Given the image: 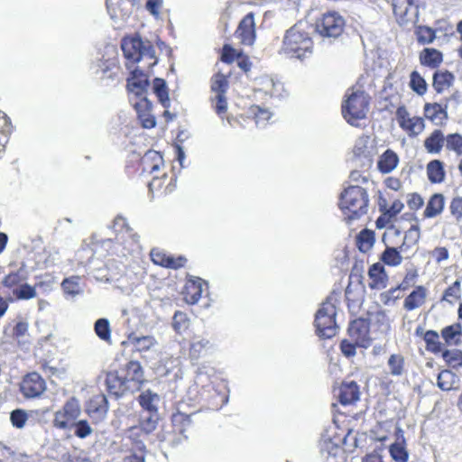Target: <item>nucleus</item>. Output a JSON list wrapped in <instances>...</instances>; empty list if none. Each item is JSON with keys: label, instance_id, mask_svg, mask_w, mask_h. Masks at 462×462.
Listing matches in <instances>:
<instances>
[{"label": "nucleus", "instance_id": "f257e3e1", "mask_svg": "<svg viewBox=\"0 0 462 462\" xmlns=\"http://www.w3.org/2000/svg\"><path fill=\"white\" fill-rule=\"evenodd\" d=\"M121 49L125 60V66L129 70L125 86L127 93L140 98L146 97L150 71L158 63L154 45L136 33L124 37Z\"/></svg>", "mask_w": 462, "mask_h": 462}, {"label": "nucleus", "instance_id": "f03ea898", "mask_svg": "<svg viewBox=\"0 0 462 462\" xmlns=\"http://www.w3.org/2000/svg\"><path fill=\"white\" fill-rule=\"evenodd\" d=\"M371 97L362 85L356 84L348 88L341 104L344 119L351 125H358L360 120L366 117Z\"/></svg>", "mask_w": 462, "mask_h": 462}, {"label": "nucleus", "instance_id": "7ed1b4c3", "mask_svg": "<svg viewBox=\"0 0 462 462\" xmlns=\"http://www.w3.org/2000/svg\"><path fill=\"white\" fill-rule=\"evenodd\" d=\"M369 196L365 189L351 185L346 188L339 197V208L345 220L350 223L367 214Z\"/></svg>", "mask_w": 462, "mask_h": 462}, {"label": "nucleus", "instance_id": "20e7f679", "mask_svg": "<svg viewBox=\"0 0 462 462\" xmlns=\"http://www.w3.org/2000/svg\"><path fill=\"white\" fill-rule=\"evenodd\" d=\"M28 272L22 266L17 270L9 272L2 279L1 285L9 295V300H28L37 296L35 286L27 283Z\"/></svg>", "mask_w": 462, "mask_h": 462}, {"label": "nucleus", "instance_id": "39448f33", "mask_svg": "<svg viewBox=\"0 0 462 462\" xmlns=\"http://www.w3.org/2000/svg\"><path fill=\"white\" fill-rule=\"evenodd\" d=\"M313 41L310 33L298 25H294L286 31L281 52L290 58L304 59L312 53Z\"/></svg>", "mask_w": 462, "mask_h": 462}, {"label": "nucleus", "instance_id": "423d86ee", "mask_svg": "<svg viewBox=\"0 0 462 462\" xmlns=\"http://www.w3.org/2000/svg\"><path fill=\"white\" fill-rule=\"evenodd\" d=\"M337 308L332 297H328L318 310L314 325L319 337L331 338L337 334Z\"/></svg>", "mask_w": 462, "mask_h": 462}, {"label": "nucleus", "instance_id": "0eeeda50", "mask_svg": "<svg viewBox=\"0 0 462 462\" xmlns=\"http://www.w3.org/2000/svg\"><path fill=\"white\" fill-rule=\"evenodd\" d=\"M402 233L400 230L392 226L383 236V241L385 245V249L380 255L382 263L387 266L395 267L402 263V253H405L410 248L406 243H402L399 246H393V238L401 237Z\"/></svg>", "mask_w": 462, "mask_h": 462}, {"label": "nucleus", "instance_id": "6e6552de", "mask_svg": "<svg viewBox=\"0 0 462 462\" xmlns=\"http://www.w3.org/2000/svg\"><path fill=\"white\" fill-rule=\"evenodd\" d=\"M346 27L345 18L337 11L324 13L316 21V32L323 38L337 39Z\"/></svg>", "mask_w": 462, "mask_h": 462}, {"label": "nucleus", "instance_id": "1a4fd4ad", "mask_svg": "<svg viewBox=\"0 0 462 462\" xmlns=\"http://www.w3.org/2000/svg\"><path fill=\"white\" fill-rule=\"evenodd\" d=\"M395 116L400 128L410 137L418 136L425 129L426 125L424 117L419 116H411L404 105L397 107Z\"/></svg>", "mask_w": 462, "mask_h": 462}, {"label": "nucleus", "instance_id": "9d476101", "mask_svg": "<svg viewBox=\"0 0 462 462\" xmlns=\"http://www.w3.org/2000/svg\"><path fill=\"white\" fill-rule=\"evenodd\" d=\"M80 414V406L75 398L69 399L62 408L54 414L53 425L57 429L66 430L74 425Z\"/></svg>", "mask_w": 462, "mask_h": 462}, {"label": "nucleus", "instance_id": "9b49d317", "mask_svg": "<svg viewBox=\"0 0 462 462\" xmlns=\"http://www.w3.org/2000/svg\"><path fill=\"white\" fill-rule=\"evenodd\" d=\"M46 389L45 380L36 372L26 374L19 383V390L25 399L40 398Z\"/></svg>", "mask_w": 462, "mask_h": 462}, {"label": "nucleus", "instance_id": "f8f14e48", "mask_svg": "<svg viewBox=\"0 0 462 462\" xmlns=\"http://www.w3.org/2000/svg\"><path fill=\"white\" fill-rule=\"evenodd\" d=\"M370 320L365 318H357L352 320L347 328V334L358 347L367 348L372 343L370 335Z\"/></svg>", "mask_w": 462, "mask_h": 462}, {"label": "nucleus", "instance_id": "ddd939ff", "mask_svg": "<svg viewBox=\"0 0 462 462\" xmlns=\"http://www.w3.org/2000/svg\"><path fill=\"white\" fill-rule=\"evenodd\" d=\"M333 393L343 406L352 405L360 400V386L356 381H342L333 387Z\"/></svg>", "mask_w": 462, "mask_h": 462}, {"label": "nucleus", "instance_id": "4468645a", "mask_svg": "<svg viewBox=\"0 0 462 462\" xmlns=\"http://www.w3.org/2000/svg\"><path fill=\"white\" fill-rule=\"evenodd\" d=\"M122 377L130 387L131 393L139 392L145 383L143 369L138 361H129L122 369Z\"/></svg>", "mask_w": 462, "mask_h": 462}, {"label": "nucleus", "instance_id": "2eb2a0df", "mask_svg": "<svg viewBox=\"0 0 462 462\" xmlns=\"http://www.w3.org/2000/svg\"><path fill=\"white\" fill-rule=\"evenodd\" d=\"M235 35L243 45L251 46L254 44L255 41V23L254 15L252 12L245 15L240 21Z\"/></svg>", "mask_w": 462, "mask_h": 462}, {"label": "nucleus", "instance_id": "dca6fc26", "mask_svg": "<svg viewBox=\"0 0 462 462\" xmlns=\"http://www.w3.org/2000/svg\"><path fill=\"white\" fill-rule=\"evenodd\" d=\"M158 422V412H149L146 418L141 419L139 425L133 426L128 430V437L132 440H141L155 430Z\"/></svg>", "mask_w": 462, "mask_h": 462}, {"label": "nucleus", "instance_id": "f3484780", "mask_svg": "<svg viewBox=\"0 0 462 462\" xmlns=\"http://www.w3.org/2000/svg\"><path fill=\"white\" fill-rule=\"evenodd\" d=\"M176 187V178L173 174L162 173L161 176H154L148 182L149 191L154 195L162 196L171 193Z\"/></svg>", "mask_w": 462, "mask_h": 462}, {"label": "nucleus", "instance_id": "a211bd4d", "mask_svg": "<svg viewBox=\"0 0 462 462\" xmlns=\"http://www.w3.org/2000/svg\"><path fill=\"white\" fill-rule=\"evenodd\" d=\"M163 164L162 155L154 150L147 151L141 158L137 159V162L134 163L138 168H141V172H144L145 174H152L159 171Z\"/></svg>", "mask_w": 462, "mask_h": 462}, {"label": "nucleus", "instance_id": "6ab92c4d", "mask_svg": "<svg viewBox=\"0 0 462 462\" xmlns=\"http://www.w3.org/2000/svg\"><path fill=\"white\" fill-rule=\"evenodd\" d=\"M212 345L209 340L194 338L189 346V348L183 349L182 354L192 365H197L198 361L205 357L211 350Z\"/></svg>", "mask_w": 462, "mask_h": 462}, {"label": "nucleus", "instance_id": "aec40b11", "mask_svg": "<svg viewBox=\"0 0 462 462\" xmlns=\"http://www.w3.org/2000/svg\"><path fill=\"white\" fill-rule=\"evenodd\" d=\"M206 282L199 277H190L186 280L182 290L183 300L190 305L196 304L201 298Z\"/></svg>", "mask_w": 462, "mask_h": 462}, {"label": "nucleus", "instance_id": "412c9836", "mask_svg": "<svg viewBox=\"0 0 462 462\" xmlns=\"http://www.w3.org/2000/svg\"><path fill=\"white\" fill-rule=\"evenodd\" d=\"M367 275L368 287L371 290H383L388 284L389 277L382 263H373L368 269Z\"/></svg>", "mask_w": 462, "mask_h": 462}, {"label": "nucleus", "instance_id": "4be33fe9", "mask_svg": "<svg viewBox=\"0 0 462 462\" xmlns=\"http://www.w3.org/2000/svg\"><path fill=\"white\" fill-rule=\"evenodd\" d=\"M106 386L108 393L116 398L122 397L130 392V387L126 384L122 375L117 371H110L106 375Z\"/></svg>", "mask_w": 462, "mask_h": 462}, {"label": "nucleus", "instance_id": "5701e85b", "mask_svg": "<svg viewBox=\"0 0 462 462\" xmlns=\"http://www.w3.org/2000/svg\"><path fill=\"white\" fill-rule=\"evenodd\" d=\"M134 106L142 127L152 129L156 125L155 116L152 114V106L147 97L140 98Z\"/></svg>", "mask_w": 462, "mask_h": 462}, {"label": "nucleus", "instance_id": "b1692460", "mask_svg": "<svg viewBox=\"0 0 462 462\" xmlns=\"http://www.w3.org/2000/svg\"><path fill=\"white\" fill-rule=\"evenodd\" d=\"M424 119H428L430 122L436 125H443L446 124L448 114L447 106H443L441 104L437 102H427L423 106Z\"/></svg>", "mask_w": 462, "mask_h": 462}, {"label": "nucleus", "instance_id": "393cba45", "mask_svg": "<svg viewBox=\"0 0 462 462\" xmlns=\"http://www.w3.org/2000/svg\"><path fill=\"white\" fill-rule=\"evenodd\" d=\"M106 5L110 17L115 21L125 20L133 9L131 0H106Z\"/></svg>", "mask_w": 462, "mask_h": 462}, {"label": "nucleus", "instance_id": "a878e982", "mask_svg": "<svg viewBox=\"0 0 462 462\" xmlns=\"http://www.w3.org/2000/svg\"><path fill=\"white\" fill-rule=\"evenodd\" d=\"M171 420L172 428L171 432L176 436V439L178 440L181 438L186 439V433L193 427L190 415L178 411L171 415Z\"/></svg>", "mask_w": 462, "mask_h": 462}, {"label": "nucleus", "instance_id": "bb28decb", "mask_svg": "<svg viewBox=\"0 0 462 462\" xmlns=\"http://www.w3.org/2000/svg\"><path fill=\"white\" fill-rule=\"evenodd\" d=\"M428 290L423 285H417L405 297L403 300V309L406 311H412L422 307L427 300Z\"/></svg>", "mask_w": 462, "mask_h": 462}, {"label": "nucleus", "instance_id": "cd10ccee", "mask_svg": "<svg viewBox=\"0 0 462 462\" xmlns=\"http://www.w3.org/2000/svg\"><path fill=\"white\" fill-rule=\"evenodd\" d=\"M421 66L438 69L443 62V53L435 48H424L419 54Z\"/></svg>", "mask_w": 462, "mask_h": 462}, {"label": "nucleus", "instance_id": "c85d7f7f", "mask_svg": "<svg viewBox=\"0 0 462 462\" xmlns=\"http://www.w3.org/2000/svg\"><path fill=\"white\" fill-rule=\"evenodd\" d=\"M445 143L446 136L443 132L440 129H435L425 138L423 145L429 153L438 154L442 151Z\"/></svg>", "mask_w": 462, "mask_h": 462}, {"label": "nucleus", "instance_id": "c756f323", "mask_svg": "<svg viewBox=\"0 0 462 462\" xmlns=\"http://www.w3.org/2000/svg\"><path fill=\"white\" fill-rule=\"evenodd\" d=\"M455 77L448 69L437 70L432 77V87L438 94L448 89L454 83Z\"/></svg>", "mask_w": 462, "mask_h": 462}, {"label": "nucleus", "instance_id": "7c9ffc66", "mask_svg": "<svg viewBox=\"0 0 462 462\" xmlns=\"http://www.w3.org/2000/svg\"><path fill=\"white\" fill-rule=\"evenodd\" d=\"M445 207V197L441 193H434L427 202L423 212L425 218H433L440 215Z\"/></svg>", "mask_w": 462, "mask_h": 462}, {"label": "nucleus", "instance_id": "2f4dec72", "mask_svg": "<svg viewBox=\"0 0 462 462\" xmlns=\"http://www.w3.org/2000/svg\"><path fill=\"white\" fill-rule=\"evenodd\" d=\"M426 172L429 181L431 184H440L446 179L444 162L440 160H432L426 166Z\"/></svg>", "mask_w": 462, "mask_h": 462}, {"label": "nucleus", "instance_id": "473e14b6", "mask_svg": "<svg viewBox=\"0 0 462 462\" xmlns=\"http://www.w3.org/2000/svg\"><path fill=\"white\" fill-rule=\"evenodd\" d=\"M399 163V157L395 152L391 149H387L383 152L377 162V169L383 173L386 174L393 171Z\"/></svg>", "mask_w": 462, "mask_h": 462}, {"label": "nucleus", "instance_id": "72a5a7b5", "mask_svg": "<svg viewBox=\"0 0 462 462\" xmlns=\"http://www.w3.org/2000/svg\"><path fill=\"white\" fill-rule=\"evenodd\" d=\"M108 411V402L104 393L94 395L88 403V412L98 418L104 417Z\"/></svg>", "mask_w": 462, "mask_h": 462}, {"label": "nucleus", "instance_id": "f704fd0d", "mask_svg": "<svg viewBox=\"0 0 462 462\" xmlns=\"http://www.w3.org/2000/svg\"><path fill=\"white\" fill-rule=\"evenodd\" d=\"M119 66L113 61H103L96 73L99 75V79L102 81L116 80L118 79Z\"/></svg>", "mask_w": 462, "mask_h": 462}, {"label": "nucleus", "instance_id": "c9c22d12", "mask_svg": "<svg viewBox=\"0 0 462 462\" xmlns=\"http://www.w3.org/2000/svg\"><path fill=\"white\" fill-rule=\"evenodd\" d=\"M229 87L228 76L221 72L215 73L210 79V89L215 95H226Z\"/></svg>", "mask_w": 462, "mask_h": 462}, {"label": "nucleus", "instance_id": "e433bc0d", "mask_svg": "<svg viewBox=\"0 0 462 462\" xmlns=\"http://www.w3.org/2000/svg\"><path fill=\"white\" fill-rule=\"evenodd\" d=\"M128 340L137 352H146L156 344V339L152 336L136 337L131 334Z\"/></svg>", "mask_w": 462, "mask_h": 462}, {"label": "nucleus", "instance_id": "4c0bfd02", "mask_svg": "<svg viewBox=\"0 0 462 462\" xmlns=\"http://www.w3.org/2000/svg\"><path fill=\"white\" fill-rule=\"evenodd\" d=\"M375 241L374 232L365 228L356 236V245L362 253L368 252L374 245Z\"/></svg>", "mask_w": 462, "mask_h": 462}, {"label": "nucleus", "instance_id": "58836bf2", "mask_svg": "<svg viewBox=\"0 0 462 462\" xmlns=\"http://www.w3.org/2000/svg\"><path fill=\"white\" fill-rule=\"evenodd\" d=\"M409 87L419 96L425 95L428 90V84L425 79L417 70L411 72Z\"/></svg>", "mask_w": 462, "mask_h": 462}, {"label": "nucleus", "instance_id": "ea45409f", "mask_svg": "<svg viewBox=\"0 0 462 462\" xmlns=\"http://www.w3.org/2000/svg\"><path fill=\"white\" fill-rule=\"evenodd\" d=\"M390 374L393 376H402L405 372V359L401 354H393L387 361Z\"/></svg>", "mask_w": 462, "mask_h": 462}, {"label": "nucleus", "instance_id": "a19ab883", "mask_svg": "<svg viewBox=\"0 0 462 462\" xmlns=\"http://www.w3.org/2000/svg\"><path fill=\"white\" fill-rule=\"evenodd\" d=\"M423 339L427 351L433 354H439L442 351V344L439 341V336L437 331L427 330L423 335Z\"/></svg>", "mask_w": 462, "mask_h": 462}, {"label": "nucleus", "instance_id": "79ce46f5", "mask_svg": "<svg viewBox=\"0 0 462 462\" xmlns=\"http://www.w3.org/2000/svg\"><path fill=\"white\" fill-rule=\"evenodd\" d=\"M461 299V282L456 280L451 285H449L442 294L440 299L441 301L454 304Z\"/></svg>", "mask_w": 462, "mask_h": 462}, {"label": "nucleus", "instance_id": "37998d69", "mask_svg": "<svg viewBox=\"0 0 462 462\" xmlns=\"http://www.w3.org/2000/svg\"><path fill=\"white\" fill-rule=\"evenodd\" d=\"M96 335L107 344L112 343L111 328L108 319H98L94 325Z\"/></svg>", "mask_w": 462, "mask_h": 462}, {"label": "nucleus", "instance_id": "c03bdc74", "mask_svg": "<svg viewBox=\"0 0 462 462\" xmlns=\"http://www.w3.org/2000/svg\"><path fill=\"white\" fill-rule=\"evenodd\" d=\"M417 42L421 45L433 42L436 38V31L429 26L420 25L415 30Z\"/></svg>", "mask_w": 462, "mask_h": 462}, {"label": "nucleus", "instance_id": "a18cd8bd", "mask_svg": "<svg viewBox=\"0 0 462 462\" xmlns=\"http://www.w3.org/2000/svg\"><path fill=\"white\" fill-rule=\"evenodd\" d=\"M153 90L159 101L162 104L163 106L167 107L169 106L170 100L165 80L160 78H156L153 80Z\"/></svg>", "mask_w": 462, "mask_h": 462}, {"label": "nucleus", "instance_id": "49530a36", "mask_svg": "<svg viewBox=\"0 0 462 462\" xmlns=\"http://www.w3.org/2000/svg\"><path fill=\"white\" fill-rule=\"evenodd\" d=\"M445 146L448 151L454 152L457 156L462 155V134H448L446 136Z\"/></svg>", "mask_w": 462, "mask_h": 462}, {"label": "nucleus", "instance_id": "de8ad7c7", "mask_svg": "<svg viewBox=\"0 0 462 462\" xmlns=\"http://www.w3.org/2000/svg\"><path fill=\"white\" fill-rule=\"evenodd\" d=\"M156 398L157 394L152 393L150 390H147L138 396V402L143 410L149 412H158L157 407L153 404V402Z\"/></svg>", "mask_w": 462, "mask_h": 462}, {"label": "nucleus", "instance_id": "09e8293b", "mask_svg": "<svg viewBox=\"0 0 462 462\" xmlns=\"http://www.w3.org/2000/svg\"><path fill=\"white\" fill-rule=\"evenodd\" d=\"M442 357L447 365L452 368L462 366V351L458 349H446L442 352Z\"/></svg>", "mask_w": 462, "mask_h": 462}, {"label": "nucleus", "instance_id": "8fccbe9b", "mask_svg": "<svg viewBox=\"0 0 462 462\" xmlns=\"http://www.w3.org/2000/svg\"><path fill=\"white\" fill-rule=\"evenodd\" d=\"M171 326L176 333L181 334L189 328V319L186 313L177 310L173 315Z\"/></svg>", "mask_w": 462, "mask_h": 462}, {"label": "nucleus", "instance_id": "3c124183", "mask_svg": "<svg viewBox=\"0 0 462 462\" xmlns=\"http://www.w3.org/2000/svg\"><path fill=\"white\" fill-rule=\"evenodd\" d=\"M455 374L449 370L441 371L437 378L438 386L443 391H449L453 388Z\"/></svg>", "mask_w": 462, "mask_h": 462}, {"label": "nucleus", "instance_id": "603ef678", "mask_svg": "<svg viewBox=\"0 0 462 462\" xmlns=\"http://www.w3.org/2000/svg\"><path fill=\"white\" fill-rule=\"evenodd\" d=\"M79 280V276L76 275L65 278L61 282L63 291L72 296L78 294L80 291Z\"/></svg>", "mask_w": 462, "mask_h": 462}, {"label": "nucleus", "instance_id": "864d4df0", "mask_svg": "<svg viewBox=\"0 0 462 462\" xmlns=\"http://www.w3.org/2000/svg\"><path fill=\"white\" fill-rule=\"evenodd\" d=\"M211 106L213 107L216 114L224 118V116L227 112V100L226 95H216L210 98Z\"/></svg>", "mask_w": 462, "mask_h": 462}, {"label": "nucleus", "instance_id": "5fc2aeb1", "mask_svg": "<svg viewBox=\"0 0 462 462\" xmlns=\"http://www.w3.org/2000/svg\"><path fill=\"white\" fill-rule=\"evenodd\" d=\"M393 9L395 15L403 17L409 10L415 5L417 0H392Z\"/></svg>", "mask_w": 462, "mask_h": 462}, {"label": "nucleus", "instance_id": "6e6d98bb", "mask_svg": "<svg viewBox=\"0 0 462 462\" xmlns=\"http://www.w3.org/2000/svg\"><path fill=\"white\" fill-rule=\"evenodd\" d=\"M136 443V452H133L124 458V462H145L146 447L142 440H133Z\"/></svg>", "mask_w": 462, "mask_h": 462}, {"label": "nucleus", "instance_id": "4d7b16f0", "mask_svg": "<svg viewBox=\"0 0 462 462\" xmlns=\"http://www.w3.org/2000/svg\"><path fill=\"white\" fill-rule=\"evenodd\" d=\"M389 452L391 457L396 462H407L409 454L405 447L399 443H393L389 447Z\"/></svg>", "mask_w": 462, "mask_h": 462}, {"label": "nucleus", "instance_id": "13d9d810", "mask_svg": "<svg viewBox=\"0 0 462 462\" xmlns=\"http://www.w3.org/2000/svg\"><path fill=\"white\" fill-rule=\"evenodd\" d=\"M28 413L22 409L14 410L10 414V420L12 425L17 429H22L25 426L28 420Z\"/></svg>", "mask_w": 462, "mask_h": 462}, {"label": "nucleus", "instance_id": "bf43d9fd", "mask_svg": "<svg viewBox=\"0 0 462 462\" xmlns=\"http://www.w3.org/2000/svg\"><path fill=\"white\" fill-rule=\"evenodd\" d=\"M462 328L460 323H454L447 326L441 330V336L447 344H450L451 341L458 335L461 334Z\"/></svg>", "mask_w": 462, "mask_h": 462}, {"label": "nucleus", "instance_id": "052dcab7", "mask_svg": "<svg viewBox=\"0 0 462 462\" xmlns=\"http://www.w3.org/2000/svg\"><path fill=\"white\" fill-rule=\"evenodd\" d=\"M241 51H237L229 44H224L221 50L220 60L226 64L233 63Z\"/></svg>", "mask_w": 462, "mask_h": 462}, {"label": "nucleus", "instance_id": "680f3d73", "mask_svg": "<svg viewBox=\"0 0 462 462\" xmlns=\"http://www.w3.org/2000/svg\"><path fill=\"white\" fill-rule=\"evenodd\" d=\"M420 238V230L418 225H411V226L405 232L402 243H406L410 247L415 245Z\"/></svg>", "mask_w": 462, "mask_h": 462}, {"label": "nucleus", "instance_id": "e2e57ef3", "mask_svg": "<svg viewBox=\"0 0 462 462\" xmlns=\"http://www.w3.org/2000/svg\"><path fill=\"white\" fill-rule=\"evenodd\" d=\"M449 212L457 222L462 220V196L452 198L449 203Z\"/></svg>", "mask_w": 462, "mask_h": 462}, {"label": "nucleus", "instance_id": "0e129e2a", "mask_svg": "<svg viewBox=\"0 0 462 462\" xmlns=\"http://www.w3.org/2000/svg\"><path fill=\"white\" fill-rule=\"evenodd\" d=\"M400 298H402L401 291L397 286L390 288L380 295V300L384 305L393 304Z\"/></svg>", "mask_w": 462, "mask_h": 462}, {"label": "nucleus", "instance_id": "69168bd1", "mask_svg": "<svg viewBox=\"0 0 462 462\" xmlns=\"http://www.w3.org/2000/svg\"><path fill=\"white\" fill-rule=\"evenodd\" d=\"M170 254L160 248H152L150 252L152 262L158 266L165 268Z\"/></svg>", "mask_w": 462, "mask_h": 462}, {"label": "nucleus", "instance_id": "338daca9", "mask_svg": "<svg viewBox=\"0 0 462 462\" xmlns=\"http://www.w3.org/2000/svg\"><path fill=\"white\" fill-rule=\"evenodd\" d=\"M418 278V272L416 270L408 271L401 283L397 285V289L400 291H407L414 285Z\"/></svg>", "mask_w": 462, "mask_h": 462}, {"label": "nucleus", "instance_id": "774afa93", "mask_svg": "<svg viewBox=\"0 0 462 462\" xmlns=\"http://www.w3.org/2000/svg\"><path fill=\"white\" fill-rule=\"evenodd\" d=\"M188 259L184 255L169 254L165 268L178 270L186 266Z\"/></svg>", "mask_w": 462, "mask_h": 462}]
</instances>
